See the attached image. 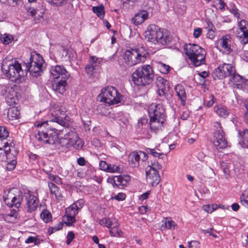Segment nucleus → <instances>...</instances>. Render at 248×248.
Returning a JSON list of instances; mask_svg holds the SVG:
<instances>
[{"mask_svg": "<svg viewBox=\"0 0 248 248\" xmlns=\"http://www.w3.org/2000/svg\"><path fill=\"white\" fill-rule=\"evenodd\" d=\"M144 36L148 42L155 44L166 45L171 41V37L168 33L155 25H150L144 32Z\"/></svg>", "mask_w": 248, "mask_h": 248, "instance_id": "obj_1", "label": "nucleus"}, {"mask_svg": "<svg viewBox=\"0 0 248 248\" xmlns=\"http://www.w3.org/2000/svg\"><path fill=\"white\" fill-rule=\"evenodd\" d=\"M154 78L153 69L149 64L139 67L132 75L133 81L138 86L149 85L153 82Z\"/></svg>", "mask_w": 248, "mask_h": 248, "instance_id": "obj_2", "label": "nucleus"}, {"mask_svg": "<svg viewBox=\"0 0 248 248\" xmlns=\"http://www.w3.org/2000/svg\"><path fill=\"white\" fill-rule=\"evenodd\" d=\"M184 49L186 55L196 67L204 63L206 55L204 49L196 44H186Z\"/></svg>", "mask_w": 248, "mask_h": 248, "instance_id": "obj_3", "label": "nucleus"}, {"mask_svg": "<svg viewBox=\"0 0 248 248\" xmlns=\"http://www.w3.org/2000/svg\"><path fill=\"white\" fill-rule=\"evenodd\" d=\"M148 52L144 47L126 50L124 55V60L126 64L130 66H134L140 62H144Z\"/></svg>", "mask_w": 248, "mask_h": 248, "instance_id": "obj_4", "label": "nucleus"}, {"mask_svg": "<svg viewBox=\"0 0 248 248\" xmlns=\"http://www.w3.org/2000/svg\"><path fill=\"white\" fill-rule=\"evenodd\" d=\"M123 98V96L116 89L112 86H108L102 90L101 93L98 96V100L111 105L120 103Z\"/></svg>", "mask_w": 248, "mask_h": 248, "instance_id": "obj_5", "label": "nucleus"}, {"mask_svg": "<svg viewBox=\"0 0 248 248\" xmlns=\"http://www.w3.org/2000/svg\"><path fill=\"white\" fill-rule=\"evenodd\" d=\"M1 69L6 76L12 81H16L24 76L25 72L22 69L21 64L15 60L7 64L3 62Z\"/></svg>", "mask_w": 248, "mask_h": 248, "instance_id": "obj_6", "label": "nucleus"}, {"mask_svg": "<svg viewBox=\"0 0 248 248\" xmlns=\"http://www.w3.org/2000/svg\"><path fill=\"white\" fill-rule=\"evenodd\" d=\"M25 192L23 193L16 188L9 189L3 197L5 204L9 207L19 208L24 202Z\"/></svg>", "mask_w": 248, "mask_h": 248, "instance_id": "obj_7", "label": "nucleus"}, {"mask_svg": "<svg viewBox=\"0 0 248 248\" xmlns=\"http://www.w3.org/2000/svg\"><path fill=\"white\" fill-rule=\"evenodd\" d=\"M44 62V59L39 54L31 53L29 62L25 63L26 65L25 71L29 72L33 76H38L43 70Z\"/></svg>", "mask_w": 248, "mask_h": 248, "instance_id": "obj_8", "label": "nucleus"}, {"mask_svg": "<svg viewBox=\"0 0 248 248\" xmlns=\"http://www.w3.org/2000/svg\"><path fill=\"white\" fill-rule=\"evenodd\" d=\"M60 143L62 146L67 148L73 147L76 149L79 150L82 148L83 143L77 133L71 131L64 135V138L60 140Z\"/></svg>", "mask_w": 248, "mask_h": 248, "instance_id": "obj_9", "label": "nucleus"}, {"mask_svg": "<svg viewBox=\"0 0 248 248\" xmlns=\"http://www.w3.org/2000/svg\"><path fill=\"white\" fill-rule=\"evenodd\" d=\"M216 125L219 128V129L216 130L212 139V142L217 149H224L227 146V141L224 137V133L218 122L216 123Z\"/></svg>", "mask_w": 248, "mask_h": 248, "instance_id": "obj_10", "label": "nucleus"}, {"mask_svg": "<svg viewBox=\"0 0 248 248\" xmlns=\"http://www.w3.org/2000/svg\"><path fill=\"white\" fill-rule=\"evenodd\" d=\"M57 130L55 128L52 127L49 130L39 131L38 137H36L39 140H43L46 143L54 144L57 139Z\"/></svg>", "mask_w": 248, "mask_h": 248, "instance_id": "obj_11", "label": "nucleus"}, {"mask_svg": "<svg viewBox=\"0 0 248 248\" xmlns=\"http://www.w3.org/2000/svg\"><path fill=\"white\" fill-rule=\"evenodd\" d=\"M50 73L54 79L61 77L62 79H67L70 76V74L63 66L59 65L51 66L50 69Z\"/></svg>", "mask_w": 248, "mask_h": 248, "instance_id": "obj_12", "label": "nucleus"}, {"mask_svg": "<svg viewBox=\"0 0 248 248\" xmlns=\"http://www.w3.org/2000/svg\"><path fill=\"white\" fill-rule=\"evenodd\" d=\"M24 205H26L27 211L31 213L36 210L38 206V200L37 198L30 192H25V198Z\"/></svg>", "mask_w": 248, "mask_h": 248, "instance_id": "obj_13", "label": "nucleus"}, {"mask_svg": "<svg viewBox=\"0 0 248 248\" xmlns=\"http://www.w3.org/2000/svg\"><path fill=\"white\" fill-rule=\"evenodd\" d=\"M146 180L152 186H156L160 181V177L158 171L154 170H146Z\"/></svg>", "mask_w": 248, "mask_h": 248, "instance_id": "obj_14", "label": "nucleus"}, {"mask_svg": "<svg viewBox=\"0 0 248 248\" xmlns=\"http://www.w3.org/2000/svg\"><path fill=\"white\" fill-rule=\"evenodd\" d=\"M229 80L233 83H235L238 88H242L243 86L248 87V78H243L235 72L231 75Z\"/></svg>", "mask_w": 248, "mask_h": 248, "instance_id": "obj_15", "label": "nucleus"}, {"mask_svg": "<svg viewBox=\"0 0 248 248\" xmlns=\"http://www.w3.org/2000/svg\"><path fill=\"white\" fill-rule=\"evenodd\" d=\"M149 115L150 117L156 118L157 119H165V111L164 108L160 106H155L154 108H150L149 109Z\"/></svg>", "mask_w": 248, "mask_h": 248, "instance_id": "obj_16", "label": "nucleus"}, {"mask_svg": "<svg viewBox=\"0 0 248 248\" xmlns=\"http://www.w3.org/2000/svg\"><path fill=\"white\" fill-rule=\"evenodd\" d=\"M67 79H61L59 81L52 84V89L57 93L62 94L66 91V86L67 85Z\"/></svg>", "mask_w": 248, "mask_h": 248, "instance_id": "obj_17", "label": "nucleus"}, {"mask_svg": "<svg viewBox=\"0 0 248 248\" xmlns=\"http://www.w3.org/2000/svg\"><path fill=\"white\" fill-rule=\"evenodd\" d=\"M77 214L78 211L76 210L74 211L70 210L68 211L67 208L66 209V215L63 217V220H65V224L68 226H71L76 221L75 217Z\"/></svg>", "mask_w": 248, "mask_h": 248, "instance_id": "obj_18", "label": "nucleus"}, {"mask_svg": "<svg viewBox=\"0 0 248 248\" xmlns=\"http://www.w3.org/2000/svg\"><path fill=\"white\" fill-rule=\"evenodd\" d=\"M130 177L127 175L116 176L111 180V183H114L117 186H125L129 182Z\"/></svg>", "mask_w": 248, "mask_h": 248, "instance_id": "obj_19", "label": "nucleus"}, {"mask_svg": "<svg viewBox=\"0 0 248 248\" xmlns=\"http://www.w3.org/2000/svg\"><path fill=\"white\" fill-rule=\"evenodd\" d=\"M148 16V13L143 11L136 14L134 17L132 18V21L136 25H140L147 19Z\"/></svg>", "mask_w": 248, "mask_h": 248, "instance_id": "obj_20", "label": "nucleus"}, {"mask_svg": "<svg viewBox=\"0 0 248 248\" xmlns=\"http://www.w3.org/2000/svg\"><path fill=\"white\" fill-rule=\"evenodd\" d=\"M175 91L181 101L182 105L184 106L186 99V95L184 87L181 84H177L175 87Z\"/></svg>", "mask_w": 248, "mask_h": 248, "instance_id": "obj_21", "label": "nucleus"}, {"mask_svg": "<svg viewBox=\"0 0 248 248\" xmlns=\"http://www.w3.org/2000/svg\"><path fill=\"white\" fill-rule=\"evenodd\" d=\"M239 136L240 138L239 143L244 148H248V130L243 129L239 130Z\"/></svg>", "mask_w": 248, "mask_h": 248, "instance_id": "obj_22", "label": "nucleus"}, {"mask_svg": "<svg viewBox=\"0 0 248 248\" xmlns=\"http://www.w3.org/2000/svg\"><path fill=\"white\" fill-rule=\"evenodd\" d=\"M150 128L153 131L161 128L165 120V119H159L153 117H150Z\"/></svg>", "mask_w": 248, "mask_h": 248, "instance_id": "obj_23", "label": "nucleus"}, {"mask_svg": "<svg viewBox=\"0 0 248 248\" xmlns=\"http://www.w3.org/2000/svg\"><path fill=\"white\" fill-rule=\"evenodd\" d=\"M231 36L229 34H226L223 36L220 39V44L222 48L225 49L228 53L232 51L230 45L229 43L231 42Z\"/></svg>", "mask_w": 248, "mask_h": 248, "instance_id": "obj_24", "label": "nucleus"}, {"mask_svg": "<svg viewBox=\"0 0 248 248\" xmlns=\"http://www.w3.org/2000/svg\"><path fill=\"white\" fill-rule=\"evenodd\" d=\"M162 225L161 226V228L162 230H165L166 229L173 230L175 228L176 224L174 221L169 220L168 218H164L162 221Z\"/></svg>", "mask_w": 248, "mask_h": 248, "instance_id": "obj_25", "label": "nucleus"}, {"mask_svg": "<svg viewBox=\"0 0 248 248\" xmlns=\"http://www.w3.org/2000/svg\"><path fill=\"white\" fill-rule=\"evenodd\" d=\"M3 147L4 148L3 149L0 147V161H7V155H8V152L10 151L8 143L7 142L4 143Z\"/></svg>", "mask_w": 248, "mask_h": 248, "instance_id": "obj_26", "label": "nucleus"}, {"mask_svg": "<svg viewBox=\"0 0 248 248\" xmlns=\"http://www.w3.org/2000/svg\"><path fill=\"white\" fill-rule=\"evenodd\" d=\"M52 124L51 121H37L34 123V125L37 127H40L44 130H49L52 127L51 124Z\"/></svg>", "mask_w": 248, "mask_h": 248, "instance_id": "obj_27", "label": "nucleus"}, {"mask_svg": "<svg viewBox=\"0 0 248 248\" xmlns=\"http://www.w3.org/2000/svg\"><path fill=\"white\" fill-rule=\"evenodd\" d=\"M146 152L148 154H151L154 157H157L159 158L163 159L166 157V154L162 153H159L160 150L157 148H148L145 150Z\"/></svg>", "mask_w": 248, "mask_h": 248, "instance_id": "obj_28", "label": "nucleus"}, {"mask_svg": "<svg viewBox=\"0 0 248 248\" xmlns=\"http://www.w3.org/2000/svg\"><path fill=\"white\" fill-rule=\"evenodd\" d=\"M220 68H222L223 72L224 73L225 77L231 76L232 73L235 70L234 68L231 64L223 63L220 65Z\"/></svg>", "mask_w": 248, "mask_h": 248, "instance_id": "obj_29", "label": "nucleus"}, {"mask_svg": "<svg viewBox=\"0 0 248 248\" xmlns=\"http://www.w3.org/2000/svg\"><path fill=\"white\" fill-rule=\"evenodd\" d=\"M20 111L16 107L10 108L7 112V116L10 120L18 119L19 118Z\"/></svg>", "mask_w": 248, "mask_h": 248, "instance_id": "obj_30", "label": "nucleus"}, {"mask_svg": "<svg viewBox=\"0 0 248 248\" xmlns=\"http://www.w3.org/2000/svg\"><path fill=\"white\" fill-rule=\"evenodd\" d=\"M155 83L158 88L162 90V88H170L169 82L161 77L156 78Z\"/></svg>", "mask_w": 248, "mask_h": 248, "instance_id": "obj_31", "label": "nucleus"}, {"mask_svg": "<svg viewBox=\"0 0 248 248\" xmlns=\"http://www.w3.org/2000/svg\"><path fill=\"white\" fill-rule=\"evenodd\" d=\"M212 6L222 11L228 9L227 4L224 0H213Z\"/></svg>", "mask_w": 248, "mask_h": 248, "instance_id": "obj_32", "label": "nucleus"}, {"mask_svg": "<svg viewBox=\"0 0 248 248\" xmlns=\"http://www.w3.org/2000/svg\"><path fill=\"white\" fill-rule=\"evenodd\" d=\"M93 13H95L100 19L103 18L105 15L104 7L103 4L98 6H93L92 8Z\"/></svg>", "mask_w": 248, "mask_h": 248, "instance_id": "obj_33", "label": "nucleus"}, {"mask_svg": "<svg viewBox=\"0 0 248 248\" xmlns=\"http://www.w3.org/2000/svg\"><path fill=\"white\" fill-rule=\"evenodd\" d=\"M46 1H47L48 3L56 6L61 7L62 6L68 3H70L71 5L72 4L71 3V2L74 1V0H46Z\"/></svg>", "mask_w": 248, "mask_h": 248, "instance_id": "obj_34", "label": "nucleus"}, {"mask_svg": "<svg viewBox=\"0 0 248 248\" xmlns=\"http://www.w3.org/2000/svg\"><path fill=\"white\" fill-rule=\"evenodd\" d=\"M109 233L112 236L118 237L121 235V231L118 228V223L116 221L114 224L109 228Z\"/></svg>", "mask_w": 248, "mask_h": 248, "instance_id": "obj_35", "label": "nucleus"}, {"mask_svg": "<svg viewBox=\"0 0 248 248\" xmlns=\"http://www.w3.org/2000/svg\"><path fill=\"white\" fill-rule=\"evenodd\" d=\"M212 76L215 80L217 79H222L226 77L224 73L223 72L222 68H220V65L217 68L214 70Z\"/></svg>", "mask_w": 248, "mask_h": 248, "instance_id": "obj_36", "label": "nucleus"}, {"mask_svg": "<svg viewBox=\"0 0 248 248\" xmlns=\"http://www.w3.org/2000/svg\"><path fill=\"white\" fill-rule=\"evenodd\" d=\"M84 204V201L82 199H80L76 201L75 202L73 203L70 205V207L68 208V211H69L70 210H76L78 212V210L81 208Z\"/></svg>", "mask_w": 248, "mask_h": 248, "instance_id": "obj_37", "label": "nucleus"}, {"mask_svg": "<svg viewBox=\"0 0 248 248\" xmlns=\"http://www.w3.org/2000/svg\"><path fill=\"white\" fill-rule=\"evenodd\" d=\"M116 221L115 218H103L100 220L99 223L101 225L105 226L109 229L111 226L114 224Z\"/></svg>", "mask_w": 248, "mask_h": 248, "instance_id": "obj_38", "label": "nucleus"}, {"mask_svg": "<svg viewBox=\"0 0 248 248\" xmlns=\"http://www.w3.org/2000/svg\"><path fill=\"white\" fill-rule=\"evenodd\" d=\"M214 110L218 115L224 118L227 117L229 114L227 109L224 107H215Z\"/></svg>", "mask_w": 248, "mask_h": 248, "instance_id": "obj_39", "label": "nucleus"}, {"mask_svg": "<svg viewBox=\"0 0 248 248\" xmlns=\"http://www.w3.org/2000/svg\"><path fill=\"white\" fill-rule=\"evenodd\" d=\"M41 218L46 223L50 221L52 219L51 214L47 210H44L40 214Z\"/></svg>", "mask_w": 248, "mask_h": 248, "instance_id": "obj_40", "label": "nucleus"}, {"mask_svg": "<svg viewBox=\"0 0 248 248\" xmlns=\"http://www.w3.org/2000/svg\"><path fill=\"white\" fill-rule=\"evenodd\" d=\"M161 169L162 165L159 164L158 161L155 160L154 162H151V163L148 165L146 170H154L155 171H158V170H161Z\"/></svg>", "mask_w": 248, "mask_h": 248, "instance_id": "obj_41", "label": "nucleus"}, {"mask_svg": "<svg viewBox=\"0 0 248 248\" xmlns=\"http://www.w3.org/2000/svg\"><path fill=\"white\" fill-rule=\"evenodd\" d=\"M13 37L12 35L9 34L5 33L1 35L0 40L2 43L5 45H8L11 43L13 41Z\"/></svg>", "mask_w": 248, "mask_h": 248, "instance_id": "obj_42", "label": "nucleus"}, {"mask_svg": "<svg viewBox=\"0 0 248 248\" xmlns=\"http://www.w3.org/2000/svg\"><path fill=\"white\" fill-rule=\"evenodd\" d=\"M220 165L221 169L222 170L225 175V177L227 178H228L230 176L229 165L228 163L223 161L220 162Z\"/></svg>", "mask_w": 248, "mask_h": 248, "instance_id": "obj_43", "label": "nucleus"}, {"mask_svg": "<svg viewBox=\"0 0 248 248\" xmlns=\"http://www.w3.org/2000/svg\"><path fill=\"white\" fill-rule=\"evenodd\" d=\"M160 72L163 74H167L170 72V67L169 65L160 62L158 66Z\"/></svg>", "mask_w": 248, "mask_h": 248, "instance_id": "obj_44", "label": "nucleus"}, {"mask_svg": "<svg viewBox=\"0 0 248 248\" xmlns=\"http://www.w3.org/2000/svg\"><path fill=\"white\" fill-rule=\"evenodd\" d=\"M130 157L131 158V160L132 162H134L135 160L138 164L139 163V161L140 158V154L139 152H133L131 153L130 155Z\"/></svg>", "mask_w": 248, "mask_h": 248, "instance_id": "obj_45", "label": "nucleus"}, {"mask_svg": "<svg viewBox=\"0 0 248 248\" xmlns=\"http://www.w3.org/2000/svg\"><path fill=\"white\" fill-rule=\"evenodd\" d=\"M247 21L244 19H242L239 22L238 26L239 27V29L240 30V31L242 32V34H243L244 32H246L248 31L247 28Z\"/></svg>", "mask_w": 248, "mask_h": 248, "instance_id": "obj_46", "label": "nucleus"}, {"mask_svg": "<svg viewBox=\"0 0 248 248\" xmlns=\"http://www.w3.org/2000/svg\"><path fill=\"white\" fill-rule=\"evenodd\" d=\"M9 136V133L5 127L0 126V139L5 140Z\"/></svg>", "mask_w": 248, "mask_h": 248, "instance_id": "obj_47", "label": "nucleus"}, {"mask_svg": "<svg viewBox=\"0 0 248 248\" xmlns=\"http://www.w3.org/2000/svg\"><path fill=\"white\" fill-rule=\"evenodd\" d=\"M108 168L107 170L108 172H119L120 168L118 166L113 164H109L108 165Z\"/></svg>", "mask_w": 248, "mask_h": 248, "instance_id": "obj_48", "label": "nucleus"}, {"mask_svg": "<svg viewBox=\"0 0 248 248\" xmlns=\"http://www.w3.org/2000/svg\"><path fill=\"white\" fill-rule=\"evenodd\" d=\"M48 185L50 190V192L52 194H54L57 191L59 190V187L53 183H49Z\"/></svg>", "mask_w": 248, "mask_h": 248, "instance_id": "obj_49", "label": "nucleus"}, {"mask_svg": "<svg viewBox=\"0 0 248 248\" xmlns=\"http://www.w3.org/2000/svg\"><path fill=\"white\" fill-rule=\"evenodd\" d=\"M170 88H162V90L160 88H158V94L160 96H164L166 98L168 96L167 92L169 90Z\"/></svg>", "mask_w": 248, "mask_h": 248, "instance_id": "obj_50", "label": "nucleus"}, {"mask_svg": "<svg viewBox=\"0 0 248 248\" xmlns=\"http://www.w3.org/2000/svg\"><path fill=\"white\" fill-rule=\"evenodd\" d=\"M209 98H210L209 100H205L204 102V105L207 107H211L215 102V98L213 95H211Z\"/></svg>", "mask_w": 248, "mask_h": 248, "instance_id": "obj_51", "label": "nucleus"}, {"mask_svg": "<svg viewBox=\"0 0 248 248\" xmlns=\"http://www.w3.org/2000/svg\"><path fill=\"white\" fill-rule=\"evenodd\" d=\"M16 164V160H12L11 162L7 163L6 168L9 170H13L15 167Z\"/></svg>", "mask_w": 248, "mask_h": 248, "instance_id": "obj_52", "label": "nucleus"}, {"mask_svg": "<svg viewBox=\"0 0 248 248\" xmlns=\"http://www.w3.org/2000/svg\"><path fill=\"white\" fill-rule=\"evenodd\" d=\"M94 66L93 64L90 63L85 67V70L88 74L92 75L93 74V71L94 70Z\"/></svg>", "mask_w": 248, "mask_h": 248, "instance_id": "obj_53", "label": "nucleus"}, {"mask_svg": "<svg viewBox=\"0 0 248 248\" xmlns=\"http://www.w3.org/2000/svg\"><path fill=\"white\" fill-rule=\"evenodd\" d=\"M26 10L27 13H28L29 15H30L32 17L34 18V17L36 16L37 14V10L34 8L32 7H29V8H26Z\"/></svg>", "mask_w": 248, "mask_h": 248, "instance_id": "obj_54", "label": "nucleus"}, {"mask_svg": "<svg viewBox=\"0 0 248 248\" xmlns=\"http://www.w3.org/2000/svg\"><path fill=\"white\" fill-rule=\"evenodd\" d=\"M52 123L54 122H56L59 124L61 125H64L65 124V121L62 119V118L60 117H55L54 119H53V121H51Z\"/></svg>", "mask_w": 248, "mask_h": 248, "instance_id": "obj_55", "label": "nucleus"}, {"mask_svg": "<svg viewBox=\"0 0 248 248\" xmlns=\"http://www.w3.org/2000/svg\"><path fill=\"white\" fill-rule=\"evenodd\" d=\"M148 120L145 118H141L138 121L137 126L139 128H142L143 125L147 124Z\"/></svg>", "mask_w": 248, "mask_h": 248, "instance_id": "obj_56", "label": "nucleus"}, {"mask_svg": "<svg viewBox=\"0 0 248 248\" xmlns=\"http://www.w3.org/2000/svg\"><path fill=\"white\" fill-rule=\"evenodd\" d=\"M126 195L123 193H119L117 195L112 197V199H115L118 201H123L125 199Z\"/></svg>", "mask_w": 248, "mask_h": 248, "instance_id": "obj_57", "label": "nucleus"}, {"mask_svg": "<svg viewBox=\"0 0 248 248\" xmlns=\"http://www.w3.org/2000/svg\"><path fill=\"white\" fill-rule=\"evenodd\" d=\"M109 164H108L105 161H101L99 163V166L101 170L107 171L108 170Z\"/></svg>", "mask_w": 248, "mask_h": 248, "instance_id": "obj_58", "label": "nucleus"}, {"mask_svg": "<svg viewBox=\"0 0 248 248\" xmlns=\"http://www.w3.org/2000/svg\"><path fill=\"white\" fill-rule=\"evenodd\" d=\"M1 94L2 95H5L7 92H10L11 90H12V88H10L7 86L2 85L1 86Z\"/></svg>", "mask_w": 248, "mask_h": 248, "instance_id": "obj_59", "label": "nucleus"}, {"mask_svg": "<svg viewBox=\"0 0 248 248\" xmlns=\"http://www.w3.org/2000/svg\"><path fill=\"white\" fill-rule=\"evenodd\" d=\"M199 245V243L197 241H191L188 243L189 248H197Z\"/></svg>", "mask_w": 248, "mask_h": 248, "instance_id": "obj_60", "label": "nucleus"}, {"mask_svg": "<svg viewBox=\"0 0 248 248\" xmlns=\"http://www.w3.org/2000/svg\"><path fill=\"white\" fill-rule=\"evenodd\" d=\"M240 201L243 205L248 207V199H247V198H245V195L244 194H242L240 198Z\"/></svg>", "mask_w": 248, "mask_h": 248, "instance_id": "obj_61", "label": "nucleus"}, {"mask_svg": "<svg viewBox=\"0 0 248 248\" xmlns=\"http://www.w3.org/2000/svg\"><path fill=\"white\" fill-rule=\"evenodd\" d=\"M202 32V29L201 28H198L194 30L193 35L194 37L196 38H198L201 35Z\"/></svg>", "mask_w": 248, "mask_h": 248, "instance_id": "obj_62", "label": "nucleus"}, {"mask_svg": "<svg viewBox=\"0 0 248 248\" xmlns=\"http://www.w3.org/2000/svg\"><path fill=\"white\" fill-rule=\"evenodd\" d=\"M19 211V208H15L11 210V212L8 214L10 217H16L17 214Z\"/></svg>", "mask_w": 248, "mask_h": 248, "instance_id": "obj_63", "label": "nucleus"}, {"mask_svg": "<svg viewBox=\"0 0 248 248\" xmlns=\"http://www.w3.org/2000/svg\"><path fill=\"white\" fill-rule=\"evenodd\" d=\"M203 207L204 210L209 213H211L214 211V207H212V206L209 204L205 205Z\"/></svg>", "mask_w": 248, "mask_h": 248, "instance_id": "obj_64", "label": "nucleus"}]
</instances>
